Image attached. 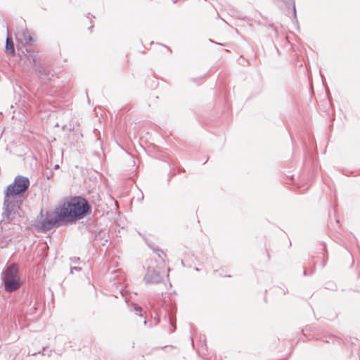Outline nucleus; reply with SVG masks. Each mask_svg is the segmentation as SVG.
Segmentation results:
<instances>
[{
  "label": "nucleus",
  "mask_w": 360,
  "mask_h": 360,
  "mask_svg": "<svg viewBox=\"0 0 360 360\" xmlns=\"http://www.w3.org/2000/svg\"><path fill=\"white\" fill-rule=\"evenodd\" d=\"M6 51L7 53L12 56L15 54V49L13 40L9 37L6 38Z\"/></svg>",
  "instance_id": "obj_7"
},
{
  "label": "nucleus",
  "mask_w": 360,
  "mask_h": 360,
  "mask_svg": "<svg viewBox=\"0 0 360 360\" xmlns=\"http://www.w3.org/2000/svg\"><path fill=\"white\" fill-rule=\"evenodd\" d=\"M65 224L58 207L54 211L48 212L46 218L41 221V227L44 231H49L53 226H59Z\"/></svg>",
  "instance_id": "obj_4"
},
{
  "label": "nucleus",
  "mask_w": 360,
  "mask_h": 360,
  "mask_svg": "<svg viewBox=\"0 0 360 360\" xmlns=\"http://www.w3.org/2000/svg\"><path fill=\"white\" fill-rule=\"evenodd\" d=\"M81 270L80 267H72L71 268V273L73 274L74 271H79Z\"/></svg>",
  "instance_id": "obj_8"
},
{
  "label": "nucleus",
  "mask_w": 360,
  "mask_h": 360,
  "mask_svg": "<svg viewBox=\"0 0 360 360\" xmlns=\"http://www.w3.org/2000/svg\"><path fill=\"white\" fill-rule=\"evenodd\" d=\"M134 309L136 311H139V312L141 311V308L140 307H139V306L134 305Z\"/></svg>",
  "instance_id": "obj_9"
},
{
  "label": "nucleus",
  "mask_w": 360,
  "mask_h": 360,
  "mask_svg": "<svg viewBox=\"0 0 360 360\" xmlns=\"http://www.w3.org/2000/svg\"><path fill=\"white\" fill-rule=\"evenodd\" d=\"M58 208L65 223L80 219L90 211L87 201L82 197L70 198Z\"/></svg>",
  "instance_id": "obj_2"
},
{
  "label": "nucleus",
  "mask_w": 360,
  "mask_h": 360,
  "mask_svg": "<svg viewBox=\"0 0 360 360\" xmlns=\"http://www.w3.org/2000/svg\"><path fill=\"white\" fill-rule=\"evenodd\" d=\"M30 181L26 177L18 176L13 184H10L5 191L3 213L4 219L11 220L19 209L18 195L29 186Z\"/></svg>",
  "instance_id": "obj_1"
},
{
  "label": "nucleus",
  "mask_w": 360,
  "mask_h": 360,
  "mask_svg": "<svg viewBox=\"0 0 360 360\" xmlns=\"http://www.w3.org/2000/svg\"><path fill=\"white\" fill-rule=\"evenodd\" d=\"M2 281L7 292L15 291L20 286L18 276V267L15 264L11 265L3 273Z\"/></svg>",
  "instance_id": "obj_3"
},
{
  "label": "nucleus",
  "mask_w": 360,
  "mask_h": 360,
  "mask_svg": "<svg viewBox=\"0 0 360 360\" xmlns=\"http://www.w3.org/2000/svg\"><path fill=\"white\" fill-rule=\"evenodd\" d=\"M144 281L147 283H158L162 281V276L157 271L148 269L144 276Z\"/></svg>",
  "instance_id": "obj_5"
},
{
  "label": "nucleus",
  "mask_w": 360,
  "mask_h": 360,
  "mask_svg": "<svg viewBox=\"0 0 360 360\" xmlns=\"http://www.w3.org/2000/svg\"><path fill=\"white\" fill-rule=\"evenodd\" d=\"M17 41L20 43L28 44L32 43V37L31 33L26 29H22L16 34Z\"/></svg>",
  "instance_id": "obj_6"
}]
</instances>
